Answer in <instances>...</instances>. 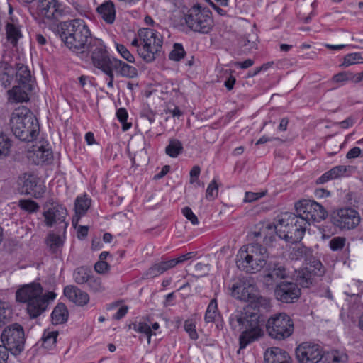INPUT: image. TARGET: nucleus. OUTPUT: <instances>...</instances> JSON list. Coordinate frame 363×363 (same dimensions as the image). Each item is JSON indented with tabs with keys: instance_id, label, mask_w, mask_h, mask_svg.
Wrapping results in <instances>:
<instances>
[{
	"instance_id": "obj_14",
	"label": "nucleus",
	"mask_w": 363,
	"mask_h": 363,
	"mask_svg": "<svg viewBox=\"0 0 363 363\" xmlns=\"http://www.w3.org/2000/svg\"><path fill=\"white\" fill-rule=\"evenodd\" d=\"M335 225L344 230H352L359 225L361 218L359 213L352 208H342L333 216Z\"/></svg>"
},
{
	"instance_id": "obj_29",
	"label": "nucleus",
	"mask_w": 363,
	"mask_h": 363,
	"mask_svg": "<svg viewBox=\"0 0 363 363\" xmlns=\"http://www.w3.org/2000/svg\"><path fill=\"white\" fill-rule=\"evenodd\" d=\"M15 70L6 62H0V81L4 88L9 87L13 80Z\"/></svg>"
},
{
	"instance_id": "obj_8",
	"label": "nucleus",
	"mask_w": 363,
	"mask_h": 363,
	"mask_svg": "<svg viewBox=\"0 0 363 363\" xmlns=\"http://www.w3.org/2000/svg\"><path fill=\"white\" fill-rule=\"evenodd\" d=\"M265 325L269 336L277 340L289 337L294 329L293 320L285 313H278L272 315Z\"/></svg>"
},
{
	"instance_id": "obj_55",
	"label": "nucleus",
	"mask_w": 363,
	"mask_h": 363,
	"mask_svg": "<svg viewBox=\"0 0 363 363\" xmlns=\"http://www.w3.org/2000/svg\"><path fill=\"white\" fill-rule=\"evenodd\" d=\"M351 72H340L333 77V81L336 83L350 81Z\"/></svg>"
},
{
	"instance_id": "obj_11",
	"label": "nucleus",
	"mask_w": 363,
	"mask_h": 363,
	"mask_svg": "<svg viewBox=\"0 0 363 363\" xmlns=\"http://www.w3.org/2000/svg\"><path fill=\"white\" fill-rule=\"evenodd\" d=\"M296 211L300 219L306 224L311 221L319 222L328 216V212L318 203L311 200H302L296 203Z\"/></svg>"
},
{
	"instance_id": "obj_4",
	"label": "nucleus",
	"mask_w": 363,
	"mask_h": 363,
	"mask_svg": "<svg viewBox=\"0 0 363 363\" xmlns=\"http://www.w3.org/2000/svg\"><path fill=\"white\" fill-rule=\"evenodd\" d=\"M10 123L13 133L22 141H33L38 135L40 125L38 119L26 108L16 109Z\"/></svg>"
},
{
	"instance_id": "obj_48",
	"label": "nucleus",
	"mask_w": 363,
	"mask_h": 363,
	"mask_svg": "<svg viewBox=\"0 0 363 363\" xmlns=\"http://www.w3.org/2000/svg\"><path fill=\"white\" fill-rule=\"evenodd\" d=\"M184 328L191 340H196L199 338L198 333L196 330L195 323L192 320H186L184 322Z\"/></svg>"
},
{
	"instance_id": "obj_52",
	"label": "nucleus",
	"mask_w": 363,
	"mask_h": 363,
	"mask_svg": "<svg viewBox=\"0 0 363 363\" xmlns=\"http://www.w3.org/2000/svg\"><path fill=\"white\" fill-rule=\"evenodd\" d=\"M259 281L265 288H269L274 284V274H262L259 277Z\"/></svg>"
},
{
	"instance_id": "obj_40",
	"label": "nucleus",
	"mask_w": 363,
	"mask_h": 363,
	"mask_svg": "<svg viewBox=\"0 0 363 363\" xmlns=\"http://www.w3.org/2000/svg\"><path fill=\"white\" fill-rule=\"evenodd\" d=\"M91 204V201L85 196L79 197L75 201V212L79 216L84 215L89 209Z\"/></svg>"
},
{
	"instance_id": "obj_31",
	"label": "nucleus",
	"mask_w": 363,
	"mask_h": 363,
	"mask_svg": "<svg viewBox=\"0 0 363 363\" xmlns=\"http://www.w3.org/2000/svg\"><path fill=\"white\" fill-rule=\"evenodd\" d=\"M347 360V355L343 352L333 350L323 352V363H345Z\"/></svg>"
},
{
	"instance_id": "obj_56",
	"label": "nucleus",
	"mask_w": 363,
	"mask_h": 363,
	"mask_svg": "<svg viewBox=\"0 0 363 363\" xmlns=\"http://www.w3.org/2000/svg\"><path fill=\"white\" fill-rule=\"evenodd\" d=\"M264 195V193H253V192H246L244 201L245 202H253L258 199L262 197Z\"/></svg>"
},
{
	"instance_id": "obj_27",
	"label": "nucleus",
	"mask_w": 363,
	"mask_h": 363,
	"mask_svg": "<svg viewBox=\"0 0 363 363\" xmlns=\"http://www.w3.org/2000/svg\"><path fill=\"white\" fill-rule=\"evenodd\" d=\"M144 140L142 138L138 140H133L128 144V150L133 152V160L134 161L135 157L140 162H145L147 152L144 147Z\"/></svg>"
},
{
	"instance_id": "obj_24",
	"label": "nucleus",
	"mask_w": 363,
	"mask_h": 363,
	"mask_svg": "<svg viewBox=\"0 0 363 363\" xmlns=\"http://www.w3.org/2000/svg\"><path fill=\"white\" fill-rule=\"evenodd\" d=\"M264 359L265 363H291L289 353L279 347H272L267 350Z\"/></svg>"
},
{
	"instance_id": "obj_49",
	"label": "nucleus",
	"mask_w": 363,
	"mask_h": 363,
	"mask_svg": "<svg viewBox=\"0 0 363 363\" xmlns=\"http://www.w3.org/2000/svg\"><path fill=\"white\" fill-rule=\"evenodd\" d=\"M218 194V186L216 180H213L206 189V197L207 199L213 200L216 197H217Z\"/></svg>"
},
{
	"instance_id": "obj_46",
	"label": "nucleus",
	"mask_w": 363,
	"mask_h": 363,
	"mask_svg": "<svg viewBox=\"0 0 363 363\" xmlns=\"http://www.w3.org/2000/svg\"><path fill=\"white\" fill-rule=\"evenodd\" d=\"M185 51L181 44L175 43L173 50L169 53V59L179 61L184 57Z\"/></svg>"
},
{
	"instance_id": "obj_37",
	"label": "nucleus",
	"mask_w": 363,
	"mask_h": 363,
	"mask_svg": "<svg viewBox=\"0 0 363 363\" xmlns=\"http://www.w3.org/2000/svg\"><path fill=\"white\" fill-rule=\"evenodd\" d=\"M176 265L177 262L174 259L169 260L162 259L160 262L154 264L150 269L153 272H164L172 269Z\"/></svg>"
},
{
	"instance_id": "obj_22",
	"label": "nucleus",
	"mask_w": 363,
	"mask_h": 363,
	"mask_svg": "<svg viewBox=\"0 0 363 363\" xmlns=\"http://www.w3.org/2000/svg\"><path fill=\"white\" fill-rule=\"evenodd\" d=\"M74 280L78 284H86L94 292L101 291L104 287L100 277L95 274H74Z\"/></svg>"
},
{
	"instance_id": "obj_50",
	"label": "nucleus",
	"mask_w": 363,
	"mask_h": 363,
	"mask_svg": "<svg viewBox=\"0 0 363 363\" xmlns=\"http://www.w3.org/2000/svg\"><path fill=\"white\" fill-rule=\"evenodd\" d=\"M347 167L343 165L336 166L328 171L333 179H335L343 177L347 172Z\"/></svg>"
},
{
	"instance_id": "obj_60",
	"label": "nucleus",
	"mask_w": 363,
	"mask_h": 363,
	"mask_svg": "<svg viewBox=\"0 0 363 363\" xmlns=\"http://www.w3.org/2000/svg\"><path fill=\"white\" fill-rule=\"evenodd\" d=\"M243 46L245 48L246 50H247L248 52H250L254 49H256L257 43L255 40V38H252V40L248 39V38H245Z\"/></svg>"
},
{
	"instance_id": "obj_9",
	"label": "nucleus",
	"mask_w": 363,
	"mask_h": 363,
	"mask_svg": "<svg viewBox=\"0 0 363 363\" xmlns=\"http://www.w3.org/2000/svg\"><path fill=\"white\" fill-rule=\"evenodd\" d=\"M187 26L194 32L208 33L213 27V20L209 11L199 5L192 6L185 16Z\"/></svg>"
},
{
	"instance_id": "obj_53",
	"label": "nucleus",
	"mask_w": 363,
	"mask_h": 363,
	"mask_svg": "<svg viewBox=\"0 0 363 363\" xmlns=\"http://www.w3.org/2000/svg\"><path fill=\"white\" fill-rule=\"evenodd\" d=\"M183 215L193 224L197 225L199 220L189 207H185L182 210Z\"/></svg>"
},
{
	"instance_id": "obj_15",
	"label": "nucleus",
	"mask_w": 363,
	"mask_h": 363,
	"mask_svg": "<svg viewBox=\"0 0 363 363\" xmlns=\"http://www.w3.org/2000/svg\"><path fill=\"white\" fill-rule=\"evenodd\" d=\"M92 40L89 43V48L86 53L91 52V60L95 67L103 71L109 69L112 60L109 58L102 40L96 38Z\"/></svg>"
},
{
	"instance_id": "obj_6",
	"label": "nucleus",
	"mask_w": 363,
	"mask_h": 363,
	"mask_svg": "<svg viewBox=\"0 0 363 363\" xmlns=\"http://www.w3.org/2000/svg\"><path fill=\"white\" fill-rule=\"evenodd\" d=\"M138 36L142 44L137 50L139 56L146 62H153L161 53L162 37L158 32L150 28L140 29Z\"/></svg>"
},
{
	"instance_id": "obj_12",
	"label": "nucleus",
	"mask_w": 363,
	"mask_h": 363,
	"mask_svg": "<svg viewBox=\"0 0 363 363\" xmlns=\"http://www.w3.org/2000/svg\"><path fill=\"white\" fill-rule=\"evenodd\" d=\"M323 347L318 343L303 342L295 349V356L298 363H318L323 358Z\"/></svg>"
},
{
	"instance_id": "obj_3",
	"label": "nucleus",
	"mask_w": 363,
	"mask_h": 363,
	"mask_svg": "<svg viewBox=\"0 0 363 363\" xmlns=\"http://www.w3.org/2000/svg\"><path fill=\"white\" fill-rule=\"evenodd\" d=\"M267 228H274L281 239L295 243L303 238L306 231V223L298 215L284 213L275 219L273 226L268 225Z\"/></svg>"
},
{
	"instance_id": "obj_36",
	"label": "nucleus",
	"mask_w": 363,
	"mask_h": 363,
	"mask_svg": "<svg viewBox=\"0 0 363 363\" xmlns=\"http://www.w3.org/2000/svg\"><path fill=\"white\" fill-rule=\"evenodd\" d=\"M183 150L182 143L177 139H171L165 148V152L171 157H177Z\"/></svg>"
},
{
	"instance_id": "obj_25",
	"label": "nucleus",
	"mask_w": 363,
	"mask_h": 363,
	"mask_svg": "<svg viewBox=\"0 0 363 363\" xmlns=\"http://www.w3.org/2000/svg\"><path fill=\"white\" fill-rule=\"evenodd\" d=\"M29 157L32 158L35 164H40L50 163L53 160V155L51 149L44 145L36 146L32 151L29 152Z\"/></svg>"
},
{
	"instance_id": "obj_47",
	"label": "nucleus",
	"mask_w": 363,
	"mask_h": 363,
	"mask_svg": "<svg viewBox=\"0 0 363 363\" xmlns=\"http://www.w3.org/2000/svg\"><path fill=\"white\" fill-rule=\"evenodd\" d=\"M19 206L29 213L35 212L39 209V205L32 200H21Z\"/></svg>"
},
{
	"instance_id": "obj_64",
	"label": "nucleus",
	"mask_w": 363,
	"mask_h": 363,
	"mask_svg": "<svg viewBox=\"0 0 363 363\" xmlns=\"http://www.w3.org/2000/svg\"><path fill=\"white\" fill-rule=\"evenodd\" d=\"M361 153V150L358 147L352 148L347 154V158L352 159L357 157Z\"/></svg>"
},
{
	"instance_id": "obj_34",
	"label": "nucleus",
	"mask_w": 363,
	"mask_h": 363,
	"mask_svg": "<svg viewBox=\"0 0 363 363\" xmlns=\"http://www.w3.org/2000/svg\"><path fill=\"white\" fill-rule=\"evenodd\" d=\"M219 317V313L218 311L217 302L216 299H212L207 308V310L205 313V321L206 323H214L216 321L217 318Z\"/></svg>"
},
{
	"instance_id": "obj_20",
	"label": "nucleus",
	"mask_w": 363,
	"mask_h": 363,
	"mask_svg": "<svg viewBox=\"0 0 363 363\" xmlns=\"http://www.w3.org/2000/svg\"><path fill=\"white\" fill-rule=\"evenodd\" d=\"M43 294L40 284L33 282L23 285L16 291V299L20 303H28L36 296Z\"/></svg>"
},
{
	"instance_id": "obj_10",
	"label": "nucleus",
	"mask_w": 363,
	"mask_h": 363,
	"mask_svg": "<svg viewBox=\"0 0 363 363\" xmlns=\"http://www.w3.org/2000/svg\"><path fill=\"white\" fill-rule=\"evenodd\" d=\"M1 340L7 351L13 354H19L24 349L25 334L23 328L18 323L10 325L4 328Z\"/></svg>"
},
{
	"instance_id": "obj_7",
	"label": "nucleus",
	"mask_w": 363,
	"mask_h": 363,
	"mask_svg": "<svg viewBox=\"0 0 363 363\" xmlns=\"http://www.w3.org/2000/svg\"><path fill=\"white\" fill-rule=\"evenodd\" d=\"M15 73L18 85H14L11 90L8 91V94L10 98L16 101H26L28 100V94L33 89L35 78L32 77L28 67L23 65H18Z\"/></svg>"
},
{
	"instance_id": "obj_2",
	"label": "nucleus",
	"mask_w": 363,
	"mask_h": 363,
	"mask_svg": "<svg viewBox=\"0 0 363 363\" xmlns=\"http://www.w3.org/2000/svg\"><path fill=\"white\" fill-rule=\"evenodd\" d=\"M59 33L65 45L76 53L86 52L89 43L96 38L91 35L88 26L80 19L60 23Z\"/></svg>"
},
{
	"instance_id": "obj_1",
	"label": "nucleus",
	"mask_w": 363,
	"mask_h": 363,
	"mask_svg": "<svg viewBox=\"0 0 363 363\" xmlns=\"http://www.w3.org/2000/svg\"><path fill=\"white\" fill-rule=\"evenodd\" d=\"M264 323L263 316L252 307H245L242 311H236L230 315L231 328L233 330H242L239 337V350L245 349L263 335L262 326Z\"/></svg>"
},
{
	"instance_id": "obj_62",
	"label": "nucleus",
	"mask_w": 363,
	"mask_h": 363,
	"mask_svg": "<svg viewBox=\"0 0 363 363\" xmlns=\"http://www.w3.org/2000/svg\"><path fill=\"white\" fill-rule=\"evenodd\" d=\"M128 307L127 306H121L116 313L113 315V318L116 320H120L123 318L128 313Z\"/></svg>"
},
{
	"instance_id": "obj_16",
	"label": "nucleus",
	"mask_w": 363,
	"mask_h": 363,
	"mask_svg": "<svg viewBox=\"0 0 363 363\" xmlns=\"http://www.w3.org/2000/svg\"><path fill=\"white\" fill-rule=\"evenodd\" d=\"M276 298L284 303H293L301 296V289L297 284L289 281H281L274 289Z\"/></svg>"
},
{
	"instance_id": "obj_43",
	"label": "nucleus",
	"mask_w": 363,
	"mask_h": 363,
	"mask_svg": "<svg viewBox=\"0 0 363 363\" xmlns=\"http://www.w3.org/2000/svg\"><path fill=\"white\" fill-rule=\"evenodd\" d=\"M358 62L363 63V57L361 56V55L357 52L351 53L347 55L345 57L344 62H342L341 66L347 67Z\"/></svg>"
},
{
	"instance_id": "obj_30",
	"label": "nucleus",
	"mask_w": 363,
	"mask_h": 363,
	"mask_svg": "<svg viewBox=\"0 0 363 363\" xmlns=\"http://www.w3.org/2000/svg\"><path fill=\"white\" fill-rule=\"evenodd\" d=\"M68 316L67 308L63 303H57L51 314L52 321L55 325L65 323L67 322Z\"/></svg>"
},
{
	"instance_id": "obj_39",
	"label": "nucleus",
	"mask_w": 363,
	"mask_h": 363,
	"mask_svg": "<svg viewBox=\"0 0 363 363\" xmlns=\"http://www.w3.org/2000/svg\"><path fill=\"white\" fill-rule=\"evenodd\" d=\"M47 245L52 252H55L57 250L61 247L64 243L63 238L59 235L50 233L48 235Z\"/></svg>"
},
{
	"instance_id": "obj_23",
	"label": "nucleus",
	"mask_w": 363,
	"mask_h": 363,
	"mask_svg": "<svg viewBox=\"0 0 363 363\" xmlns=\"http://www.w3.org/2000/svg\"><path fill=\"white\" fill-rule=\"evenodd\" d=\"M23 191L31 196L39 198L45 192V186L40 184V180L34 175L30 174L24 181Z\"/></svg>"
},
{
	"instance_id": "obj_41",
	"label": "nucleus",
	"mask_w": 363,
	"mask_h": 363,
	"mask_svg": "<svg viewBox=\"0 0 363 363\" xmlns=\"http://www.w3.org/2000/svg\"><path fill=\"white\" fill-rule=\"evenodd\" d=\"M11 146V140L4 133H0V157L7 156Z\"/></svg>"
},
{
	"instance_id": "obj_61",
	"label": "nucleus",
	"mask_w": 363,
	"mask_h": 363,
	"mask_svg": "<svg viewBox=\"0 0 363 363\" xmlns=\"http://www.w3.org/2000/svg\"><path fill=\"white\" fill-rule=\"evenodd\" d=\"M195 256H196L195 252H190L185 255H182L181 256H179L178 258L174 259L175 262H177V264H178L182 263L183 262H184L186 260L190 259L191 258H192Z\"/></svg>"
},
{
	"instance_id": "obj_38",
	"label": "nucleus",
	"mask_w": 363,
	"mask_h": 363,
	"mask_svg": "<svg viewBox=\"0 0 363 363\" xmlns=\"http://www.w3.org/2000/svg\"><path fill=\"white\" fill-rule=\"evenodd\" d=\"M251 302V305L247 307H252V308L258 311L259 313H260L261 309L267 311L271 307L269 299L262 296L255 297Z\"/></svg>"
},
{
	"instance_id": "obj_45",
	"label": "nucleus",
	"mask_w": 363,
	"mask_h": 363,
	"mask_svg": "<svg viewBox=\"0 0 363 363\" xmlns=\"http://www.w3.org/2000/svg\"><path fill=\"white\" fill-rule=\"evenodd\" d=\"M116 116H117L118 121L122 123V125H123L122 128L124 131L130 128L132 123L127 122V118L128 117V115L125 108H119L116 112Z\"/></svg>"
},
{
	"instance_id": "obj_33",
	"label": "nucleus",
	"mask_w": 363,
	"mask_h": 363,
	"mask_svg": "<svg viewBox=\"0 0 363 363\" xmlns=\"http://www.w3.org/2000/svg\"><path fill=\"white\" fill-rule=\"evenodd\" d=\"M6 31L8 40L16 45L18 39L22 37L19 28L12 23H8L6 26Z\"/></svg>"
},
{
	"instance_id": "obj_5",
	"label": "nucleus",
	"mask_w": 363,
	"mask_h": 363,
	"mask_svg": "<svg viewBox=\"0 0 363 363\" xmlns=\"http://www.w3.org/2000/svg\"><path fill=\"white\" fill-rule=\"evenodd\" d=\"M267 248L259 243H250L242 246L237 255L236 265L238 269L249 272H259L267 264Z\"/></svg>"
},
{
	"instance_id": "obj_42",
	"label": "nucleus",
	"mask_w": 363,
	"mask_h": 363,
	"mask_svg": "<svg viewBox=\"0 0 363 363\" xmlns=\"http://www.w3.org/2000/svg\"><path fill=\"white\" fill-rule=\"evenodd\" d=\"M10 315L8 303L0 300V328L9 321Z\"/></svg>"
},
{
	"instance_id": "obj_26",
	"label": "nucleus",
	"mask_w": 363,
	"mask_h": 363,
	"mask_svg": "<svg viewBox=\"0 0 363 363\" xmlns=\"http://www.w3.org/2000/svg\"><path fill=\"white\" fill-rule=\"evenodd\" d=\"M111 69H115L119 73L121 76L128 77V78H134L138 75V70L135 67L128 65L127 63L116 59H112Z\"/></svg>"
},
{
	"instance_id": "obj_17",
	"label": "nucleus",
	"mask_w": 363,
	"mask_h": 363,
	"mask_svg": "<svg viewBox=\"0 0 363 363\" xmlns=\"http://www.w3.org/2000/svg\"><path fill=\"white\" fill-rule=\"evenodd\" d=\"M37 13L47 21H58L62 9L57 0H38Z\"/></svg>"
},
{
	"instance_id": "obj_44",
	"label": "nucleus",
	"mask_w": 363,
	"mask_h": 363,
	"mask_svg": "<svg viewBox=\"0 0 363 363\" xmlns=\"http://www.w3.org/2000/svg\"><path fill=\"white\" fill-rule=\"evenodd\" d=\"M346 243V238L337 236L332 238L329 242V247L333 251H338L343 249Z\"/></svg>"
},
{
	"instance_id": "obj_13",
	"label": "nucleus",
	"mask_w": 363,
	"mask_h": 363,
	"mask_svg": "<svg viewBox=\"0 0 363 363\" xmlns=\"http://www.w3.org/2000/svg\"><path fill=\"white\" fill-rule=\"evenodd\" d=\"M256 283L253 278L240 274L234 279L232 292L237 298L244 301H252L255 298Z\"/></svg>"
},
{
	"instance_id": "obj_63",
	"label": "nucleus",
	"mask_w": 363,
	"mask_h": 363,
	"mask_svg": "<svg viewBox=\"0 0 363 363\" xmlns=\"http://www.w3.org/2000/svg\"><path fill=\"white\" fill-rule=\"evenodd\" d=\"M9 357V352L5 347L0 345V363H6Z\"/></svg>"
},
{
	"instance_id": "obj_35",
	"label": "nucleus",
	"mask_w": 363,
	"mask_h": 363,
	"mask_svg": "<svg viewBox=\"0 0 363 363\" xmlns=\"http://www.w3.org/2000/svg\"><path fill=\"white\" fill-rule=\"evenodd\" d=\"M129 328L135 331L143 333L147 337L148 344L150 343L151 336L155 335L153 333L151 327L145 323H133L129 325Z\"/></svg>"
},
{
	"instance_id": "obj_59",
	"label": "nucleus",
	"mask_w": 363,
	"mask_h": 363,
	"mask_svg": "<svg viewBox=\"0 0 363 363\" xmlns=\"http://www.w3.org/2000/svg\"><path fill=\"white\" fill-rule=\"evenodd\" d=\"M94 269L96 272H104L105 270H109V266L105 261H98L94 264Z\"/></svg>"
},
{
	"instance_id": "obj_51",
	"label": "nucleus",
	"mask_w": 363,
	"mask_h": 363,
	"mask_svg": "<svg viewBox=\"0 0 363 363\" xmlns=\"http://www.w3.org/2000/svg\"><path fill=\"white\" fill-rule=\"evenodd\" d=\"M116 49L121 57L126 60L128 62L131 63L135 62V57L124 45L121 44H117Z\"/></svg>"
},
{
	"instance_id": "obj_54",
	"label": "nucleus",
	"mask_w": 363,
	"mask_h": 363,
	"mask_svg": "<svg viewBox=\"0 0 363 363\" xmlns=\"http://www.w3.org/2000/svg\"><path fill=\"white\" fill-rule=\"evenodd\" d=\"M312 274H301L298 279L300 285L303 288H308L312 284Z\"/></svg>"
},
{
	"instance_id": "obj_18",
	"label": "nucleus",
	"mask_w": 363,
	"mask_h": 363,
	"mask_svg": "<svg viewBox=\"0 0 363 363\" xmlns=\"http://www.w3.org/2000/svg\"><path fill=\"white\" fill-rule=\"evenodd\" d=\"M56 298V294L48 291L44 295L43 294L27 303V312L30 318H36L43 313L48 308L50 301Z\"/></svg>"
},
{
	"instance_id": "obj_57",
	"label": "nucleus",
	"mask_w": 363,
	"mask_h": 363,
	"mask_svg": "<svg viewBox=\"0 0 363 363\" xmlns=\"http://www.w3.org/2000/svg\"><path fill=\"white\" fill-rule=\"evenodd\" d=\"M322 267V263L318 259H313L309 264V267H306V272H313L315 270L320 271Z\"/></svg>"
},
{
	"instance_id": "obj_58",
	"label": "nucleus",
	"mask_w": 363,
	"mask_h": 363,
	"mask_svg": "<svg viewBox=\"0 0 363 363\" xmlns=\"http://www.w3.org/2000/svg\"><path fill=\"white\" fill-rule=\"evenodd\" d=\"M268 270L279 271V272H281L285 270V267L281 263L270 261L268 263Z\"/></svg>"
},
{
	"instance_id": "obj_21",
	"label": "nucleus",
	"mask_w": 363,
	"mask_h": 363,
	"mask_svg": "<svg viewBox=\"0 0 363 363\" xmlns=\"http://www.w3.org/2000/svg\"><path fill=\"white\" fill-rule=\"evenodd\" d=\"M65 296L79 306H84L89 301V294L74 286H67L64 289Z\"/></svg>"
},
{
	"instance_id": "obj_19",
	"label": "nucleus",
	"mask_w": 363,
	"mask_h": 363,
	"mask_svg": "<svg viewBox=\"0 0 363 363\" xmlns=\"http://www.w3.org/2000/svg\"><path fill=\"white\" fill-rule=\"evenodd\" d=\"M67 210L61 206H53L43 213L45 225L51 227L54 223L59 224L63 234L68 225V223L65 222Z\"/></svg>"
},
{
	"instance_id": "obj_28",
	"label": "nucleus",
	"mask_w": 363,
	"mask_h": 363,
	"mask_svg": "<svg viewBox=\"0 0 363 363\" xmlns=\"http://www.w3.org/2000/svg\"><path fill=\"white\" fill-rule=\"evenodd\" d=\"M97 11L106 22L112 23L114 21L116 10L113 1H105L97 8Z\"/></svg>"
},
{
	"instance_id": "obj_32",
	"label": "nucleus",
	"mask_w": 363,
	"mask_h": 363,
	"mask_svg": "<svg viewBox=\"0 0 363 363\" xmlns=\"http://www.w3.org/2000/svg\"><path fill=\"white\" fill-rule=\"evenodd\" d=\"M58 335L57 331H45L41 337V346L47 350H51L55 347L57 342V337Z\"/></svg>"
}]
</instances>
